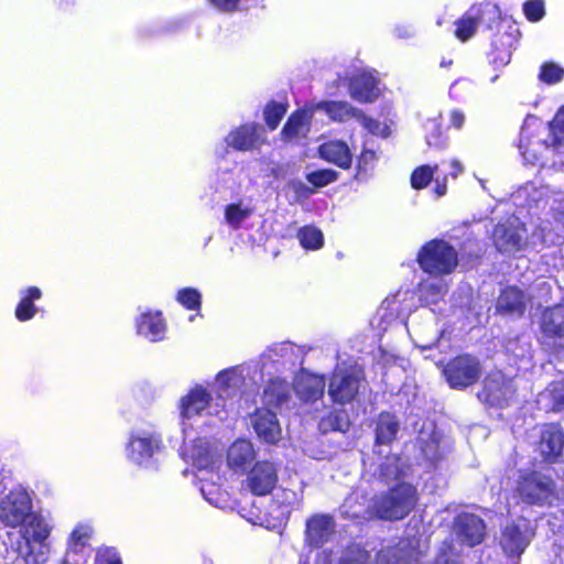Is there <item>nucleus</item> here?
<instances>
[{"label":"nucleus","mask_w":564,"mask_h":564,"mask_svg":"<svg viewBox=\"0 0 564 564\" xmlns=\"http://www.w3.org/2000/svg\"><path fill=\"white\" fill-rule=\"evenodd\" d=\"M318 156L339 169L349 170L352 164V154L348 144L343 140L323 142L318 149Z\"/></svg>","instance_id":"nucleus-21"},{"label":"nucleus","mask_w":564,"mask_h":564,"mask_svg":"<svg viewBox=\"0 0 564 564\" xmlns=\"http://www.w3.org/2000/svg\"><path fill=\"white\" fill-rule=\"evenodd\" d=\"M278 479L276 466L269 460H259L248 471L245 482L252 495L262 497L273 491Z\"/></svg>","instance_id":"nucleus-11"},{"label":"nucleus","mask_w":564,"mask_h":564,"mask_svg":"<svg viewBox=\"0 0 564 564\" xmlns=\"http://www.w3.org/2000/svg\"><path fill=\"white\" fill-rule=\"evenodd\" d=\"M249 215V209L241 208L240 204L237 203L227 205L225 209L226 221L235 229H238Z\"/></svg>","instance_id":"nucleus-41"},{"label":"nucleus","mask_w":564,"mask_h":564,"mask_svg":"<svg viewBox=\"0 0 564 564\" xmlns=\"http://www.w3.org/2000/svg\"><path fill=\"white\" fill-rule=\"evenodd\" d=\"M555 481L535 469L519 475L516 494L522 502L530 506H543L555 492Z\"/></svg>","instance_id":"nucleus-5"},{"label":"nucleus","mask_w":564,"mask_h":564,"mask_svg":"<svg viewBox=\"0 0 564 564\" xmlns=\"http://www.w3.org/2000/svg\"><path fill=\"white\" fill-rule=\"evenodd\" d=\"M536 451L546 464L561 460L564 451V429L560 422L544 423L541 426Z\"/></svg>","instance_id":"nucleus-8"},{"label":"nucleus","mask_w":564,"mask_h":564,"mask_svg":"<svg viewBox=\"0 0 564 564\" xmlns=\"http://www.w3.org/2000/svg\"><path fill=\"white\" fill-rule=\"evenodd\" d=\"M301 246L306 250H317L323 247V232L314 226H304L297 234Z\"/></svg>","instance_id":"nucleus-34"},{"label":"nucleus","mask_w":564,"mask_h":564,"mask_svg":"<svg viewBox=\"0 0 564 564\" xmlns=\"http://www.w3.org/2000/svg\"><path fill=\"white\" fill-rule=\"evenodd\" d=\"M355 119L370 133L376 134L379 131L380 122L367 116L362 110L358 109Z\"/></svg>","instance_id":"nucleus-47"},{"label":"nucleus","mask_w":564,"mask_h":564,"mask_svg":"<svg viewBox=\"0 0 564 564\" xmlns=\"http://www.w3.org/2000/svg\"><path fill=\"white\" fill-rule=\"evenodd\" d=\"M95 564H122V560L116 547L105 546L97 550Z\"/></svg>","instance_id":"nucleus-45"},{"label":"nucleus","mask_w":564,"mask_h":564,"mask_svg":"<svg viewBox=\"0 0 564 564\" xmlns=\"http://www.w3.org/2000/svg\"><path fill=\"white\" fill-rule=\"evenodd\" d=\"M378 155L375 150L364 148L357 156L356 162V177H367L369 172L375 169Z\"/></svg>","instance_id":"nucleus-37"},{"label":"nucleus","mask_w":564,"mask_h":564,"mask_svg":"<svg viewBox=\"0 0 564 564\" xmlns=\"http://www.w3.org/2000/svg\"><path fill=\"white\" fill-rule=\"evenodd\" d=\"M530 539L517 523L507 524L501 531L500 545L508 556H519L528 547Z\"/></svg>","instance_id":"nucleus-23"},{"label":"nucleus","mask_w":564,"mask_h":564,"mask_svg":"<svg viewBox=\"0 0 564 564\" xmlns=\"http://www.w3.org/2000/svg\"><path fill=\"white\" fill-rule=\"evenodd\" d=\"M225 142L235 151L247 152L260 149L267 143V139L259 123L245 122L230 130Z\"/></svg>","instance_id":"nucleus-9"},{"label":"nucleus","mask_w":564,"mask_h":564,"mask_svg":"<svg viewBox=\"0 0 564 564\" xmlns=\"http://www.w3.org/2000/svg\"><path fill=\"white\" fill-rule=\"evenodd\" d=\"M70 539L75 543V545H82L83 546V545H85V543H86V541L88 539V535H87V533L83 532L82 530L75 529L70 533Z\"/></svg>","instance_id":"nucleus-49"},{"label":"nucleus","mask_w":564,"mask_h":564,"mask_svg":"<svg viewBox=\"0 0 564 564\" xmlns=\"http://www.w3.org/2000/svg\"><path fill=\"white\" fill-rule=\"evenodd\" d=\"M419 499L414 485L400 481L375 497L370 510L376 519L389 522L400 521L416 508Z\"/></svg>","instance_id":"nucleus-1"},{"label":"nucleus","mask_w":564,"mask_h":564,"mask_svg":"<svg viewBox=\"0 0 564 564\" xmlns=\"http://www.w3.org/2000/svg\"><path fill=\"white\" fill-rule=\"evenodd\" d=\"M213 397L203 386L197 384L192 388L180 400V411L183 419H192L202 414L209 408Z\"/></svg>","instance_id":"nucleus-18"},{"label":"nucleus","mask_w":564,"mask_h":564,"mask_svg":"<svg viewBox=\"0 0 564 564\" xmlns=\"http://www.w3.org/2000/svg\"><path fill=\"white\" fill-rule=\"evenodd\" d=\"M437 169V165L431 166L429 164H422L415 167L410 176L411 187L417 191L426 188L433 181Z\"/></svg>","instance_id":"nucleus-35"},{"label":"nucleus","mask_w":564,"mask_h":564,"mask_svg":"<svg viewBox=\"0 0 564 564\" xmlns=\"http://www.w3.org/2000/svg\"><path fill=\"white\" fill-rule=\"evenodd\" d=\"M451 164H452V166L455 169V171L453 172V176H454V177H456L459 173H462V171H463V166H462V164H460L458 161H456V160H453V161L451 162Z\"/></svg>","instance_id":"nucleus-51"},{"label":"nucleus","mask_w":564,"mask_h":564,"mask_svg":"<svg viewBox=\"0 0 564 564\" xmlns=\"http://www.w3.org/2000/svg\"><path fill=\"white\" fill-rule=\"evenodd\" d=\"M523 14L529 22L535 23L541 21L545 15L544 1L527 0L523 3Z\"/></svg>","instance_id":"nucleus-43"},{"label":"nucleus","mask_w":564,"mask_h":564,"mask_svg":"<svg viewBox=\"0 0 564 564\" xmlns=\"http://www.w3.org/2000/svg\"><path fill=\"white\" fill-rule=\"evenodd\" d=\"M561 403H562V404H564V401H563V402H561Z\"/></svg>","instance_id":"nucleus-55"},{"label":"nucleus","mask_w":564,"mask_h":564,"mask_svg":"<svg viewBox=\"0 0 564 564\" xmlns=\"http://www.w3.org/2000/svg\"><path fill=\"white\" fill-rule=\"evenodd\" d=\"M564 78V68L554 62H545L540 67L539 79L547 85L560 83Z\"/></svg>","instance_id":"nucleus-40"},{"label":"nucleus","mask_w":564,"mask_h":564,"mask_svg":"<svg viewBox=\"0 0 564 564\" xmlns=\"http://www.w3.org/2000/svg\"><path fill=\"white\" fill-rule=\"evenodd\" d=\"M400 423L397 416L388 411L379 413L375 429V444L390 445L398 435Z\"/></svg>","instance_id":"nucleus-24"},{"label":"nucleus","mask_w":564,"mask_h":564,"mask_svg":"<svg viewBox=\"0 0 564 564\" xmlns=\"http://www.w3.org/2000/svg\"><path fill=\"white\" fill-rule=\"evenodd\" d=\"M487 58L494 68H501L510 63L511 51L509 46L498 45L497 42H492L487 53Z\"/></svg>","instance_id":"nucleus-38"},{"label":"nucleus","mask_w":564,"mask_h":564,"mask_svg":"<svg viewBox=\"0 0 564 564\" xmlns=\"http://www.w3.org/2000/svg\"><path fill=\"white\" fill-rule=\"evenodd\" d=\"M252 425L257 435L269 444H274L281 429L274 412L268 409H257L252 414Z\"/></svg>","instance_id":"nucleus-20"},{"label":"nucleus","mask_w":564,"mask_h":564,"mask_svg":"<svg viewBox=\"0 0 564 564\" xmlns=\"http://www.w3.org/2000/svg\"><path fill=\"white\" fill-rule=\"evenodd\" d=\"M479 15L471 14V10L465 12L455 22V36L462 42H466L476 33L477 25L479 23Z\"/></svg>","instance_id":"nucleus-33"},{"label":"nucleus","mask_w":564,"mask_h":564,"mask_svg":"<svg viewBox=\"0 0 564 564\" xmlns=\"http://www.w3.org/2000/svg\"><path fill=\"white\" fill-rule=\"evenodd\" d=\"M218 379H229V375H228V371L227 370H221L219 373H218Z\"/></svg>","instance_id":"nucleus-52"},{"label":"nucleus","mask_w":564,"mask_h":564,"mask_svg":"<svg viewBox=\"0 0 564 564\" xmlns=\"http://www.w3.org/2000/svg\"><path fill=\"white\" fill-rule=\"evenodd\" d=\"M456 533L460 542L473 547L484 541L486 525L480 517L473 513H464L456 520Z\"/></svg>","instance_id":"nucleus-14"},{"label":"nucleus","mask_w":564,"mask_h":564,"mask_svg":"<svg viewBox=\"0 0 564 564\" xmlns=\"http://www.w3.org/2000/svg\"><path fill=\"white\" fill-rule=\"evenodd\" d=\"M332 121L345 122L355 119L358 108L345 100H323L317 104Z\"/></svg>","instance_id":"nucleus-28"},{"label":"nucleus","mask_w":564,"mask_h":564,"mask_svg":"<svg viewBox=\"0 0 564 564\" xmlns=\"http://www.w3.org/2000/svg\"><path fill=\"white\" fill-rule=\"evenodd\" d=\"M492 242L499 252L511 253L522 249L523 237L518 226L499 223L492 229Z\"/></svg>","instance_id":"nucleus-17"},{"label":"nucleus","mask_w":564,"mask_h":564,"mask_svg":"<svg viewBox=\"0 0 564 564\" xmlns=\"http://www.w3.org/2000/svg\"><path fill=\"white\" fill-rule=\"evenodd\" d=\"M516 394L513 380L501 371H490L484 379L478 399L490 408L503 409L509 405Z\"/></svg>","instance_id":"nucleus-7"},{"label":"nucleus","mask_w":564,"mask_h":564,"mask_svg":"<svg viewBox=\"0 0 564 564\" xmlns=\"http://www.w3.org/2000/svg\"><path fill=\"white\" fill-rule=\"evenodd\" d=\"M339 173L332 169H319L310 172L306 175V180L315 188L327 186L338 180Z\"/></svg>","instance_id":"nucleus-39"},{"label":"nucleus","mask_w":564,"mask_h":564,"mask_svg":"<svg viewBox=\"0 0 564 564\" xmlns=\"http://www.w3.org/2000/svg\"><path fill=\"white\" fill-rule=\"evenodd\" d=\"M530 303V295L517 285L503 286L496 300L495 314L509 318H522Z\"/></svg>","instance_id":"nucleus-10"},{"label":"nucleus","mask_w":564,"mask_h":564,"mask_svg":"<svg viewBox=\"0 0 564 564\" xmlns=\"http://www.w3.org/2000/svg\"><path fill=\"white\" fill-rule=\"evenodd\" d=\"M61 564H68V562H67V560H65V558H64V560L61 562Z\"/></svg>","instance_id":"nucleus-54"},{"label":"nucleus","mask_w":564,"mask_h":564,"mask_svg":"<svg viewBox=\"0 0 564 564\" xmlns=\"http://www.w3.org/2000/svg\"><path fill=\"white\" fill-rule=\"evenodd\" d=\"M289 104L276 100H269L263 108V120L269 130H275L283 117L286 115Z\"/></svg>","instance_id":"nucleus-32"},{"label":"nucleus","mask_w":564,"mask_h":564,"mask_svg":"<svg viewBox=\"0 0 564 564\" xmlns=\"http://www.w3.org/2000/svg\"><path fill=\"white\" fill-rule=\"evenodd\" d=\"M29 530L21 531L17 552L25 564H44L48 560L50 545L46 542L51 527L40 513L31 512L26 521Z\"/></svg>","instance_id":"nucleus-2"},{"label":"nucleus","mask_w":564,"mask_h":564,"mask_svg":"<svg viewBox=\"0 0 564 564\" xmlns=\"http://www.w3.org/2000/svg\"><path fill=\"white\" fill-rule=\"evenodd\" d=\"M290 398V384L283 378H271L263 390V400L270 405L278 408Z\"/></svg>","instance_id":"nucleus-29"},{"label":"nucleus","mask_w":564,"mask_h":564,"mask_svg":"<svg viewBox=\"0 0 564 564\" xmlns=\"http://www.w3.org/2000/svg\"><path fill=\"white\" fill-rule=\"evenodd\" d=\"M539 329L545 339L560 340L564 338V303H556L541 311Z\"/></svg>","instance_id":"nucleus-13"},{"label":"nucleus","mask_w":564,"mask_h":564,"mask_svg":"<svg viewBox=\"0 0 564 564\" xmlns=\"http://www.w3.org/2000/svg\"><path fill=\"white\" fill-rule=\"evenodd\" d=\"M426 143L432 149H443L446 147V137L441 128V126L436 122H432L427 128V132L425 135Z\"/></svg>","instance_id":"nucleus-44"},{"label":"nucleus","mask_w":564,"mask_h":564,"mask_svg":"<svg viewBox=\"0 0 564 564\" xmlns=\"http://www.w3.org/2000/svg\"><path fill=\"white\" fill-rule=\"evenodd\" d=\"M32 499L21 486L11 489L0 500V523L17 529L26 523L32 512Z\"/></svg>","instance_id":"nucleus-6"},{"label":"nucleus","mask_w":564,"mask_h":564,"mask_svg":"<svg viewBox=\"0 0 564 564\" xmlns=\"http://www.w3.org/2000/svg\"><path fill=\"white\" fill-rule=\"evenodd\" d=\"M451 126L455 129H460L465 122V115L458 109H454L449 113Z\"/></svg>","instance_id":"nucleus-48"},{"label":"nucleus","mask_w":564,"mask_h":564,"mask_svg":"<svg viewBox=\"0 0 564 564\" xmlns=\"http://www.w3.org/2000/svg\"><path fill=\"white\" fill-rule=\"evenodd\" d=\"M349 95L361 104H371L380 96L379 80L371 74L360 73L352 76L348 84Z\"/></svg>","instance_id":"nucleus-16"},{"label":"nucleus","mask_w":564,"mask_h":564,"mask_svg":"<svg viewBox=\"0 0 564 564\" xmlns=\"http://www.w3.org/2000/svg\"><path fill=\"white\" fill-rule=\"evenodd\" d=\"M254 457L253 446L247 440L235 441L227 451V463L230 468H245Z\"/></svg>","instance_id":"nucleus-26"},{"label":"nucleus","mask_w":564,"mask_h":564,"mask_svg":"<svg viewBox=\"0 0 564 564\" xmlns=\"http://www.w3.org/2000/svg\"><path fill=\"white\" fill-rule=\"evenodd\" d=\"M312 121V112L299 108L294 110L286 119L282 130L281 137L285 142H291L300 138H305L310 132Z\"/></svg>","instance_id":"nucleus-22"},{"label":"nucleus","mask_w":564,"mask_h":564,"mask_svg":"<svg viewBox=\"0 0 564 564\" xmlns=\"http://www.w3.org/2000/svg\"><path fill=\"white\" fill-rule=\"evenodd\" d=\"M442 375L452 389L465 390L476 384L482 372L479 358L473 354H458L446 361H440Z\"/></svg>","instance_id":"nucleus-4"},{"label":"nucleus","mask_w":564,"mask_h":564,"mask_svg":"<svg viewBox=\"0 0 564 564\" xmlns=\"http://www.w3.org/2000/svg\"><path fill=\"white\" fill-rule=\"evenodd\" d=\"M294 391L301 401L315 402L324 395L325 377L323 375L302 372L294 383Z\"/></svg>","instance_id":"nucleus-19"},{"label":"nucleus","mask_w":564,"mask_h":564,"mask_svg":"<svg viewBox=\"0 0 564 564\" xmlns=\"http://www.w3.org/2000/svg\"><path fill=\"white\" fill-rule=\"evenodd\" d=\"M359 392V378L347 369L332 375L328 394L334 403L345 405L352 402Z\"/></svg>","instance_id":"nucleus-12"},{"label":"nucleus","mask_w":564,"mask_h":564,"mask_svg":"<svg viewBox=\"0 0 564 564\" xmlns=\"http://www.w3.org/2000/svg\"><path fill=\"white\" fill-rule=\"evenodd\" d=\"M350 421L343 410H332L318 422V430L322 434L332 432L346 433L349 430Z\"/></svg>","instance_id":"nucleus-30"},{"label":"nucleus","mask_w":564,"mask_h":564,"mask_svg":"<svg viewBox=\"0 0 564 564\" xmlns=\"http://www.w3.org/2000/svg\"><path fill=\"white\" fill-rule=\"evenodd\" d=\"M334 532V520L329 514H314L305 524V542L310 547L319 549Z\"/></svg>","instance_id":"nucleus-15"},{"label":"nucleus","mask_w":564,"mask_h":564,"mask_svg":"<svg viewBox=\"0 0 564 564\" xmlns=\"http://www.w3.org/2000/svg\"><path fill=\"white\" fill-rule=\"evenodd\" d=\"M451 64H452V61H448V62H444V61H443V62L441 63V66H448V65H451Z\"/></svg>","instance_id":"nucleus-53"},{"label":"nucleus","mask_w":564,"mask_h":564,"mask_svg":"<svg viewBox=\"0 0 564 564\" xmlns=\"http://www.w3.org/2000/svg\"><path fill=\"white\" fill-rule=\"evenodd\" d=\"M42 297V291L37 286H29L21 293V299L18 302L14 316L19 322H28L32 319L36 313L37 307L34 302Z\"/></svg>","instance_id":"nucleus-27"},{"label":"nucleus","mask_w":564,"mask_h":564,"mask_svg":"<svg viewBox=\"0 0 564 564\" xmlns=\"http://www.w3.org/2000/svg\"><path fill=\"white\" fill-rule=\"evenodd\" d=\"M138 333L151 340L156 341L163 338L166 323L162 312H147L140 315L137 323Z\"/></svg>","instance_id":"nucleus-25"},{"label":"nucleus","mask_w":564,"mask_h":564,"mask_svg":"<svg viewBox=\"0 0 564 564\" xmlns=\"http://www.w3.org/2000/svg\"><path fill=\"white\" fill-rule=\"evenodd\" d=\"M176 301L188 311H199L202 307V294L192 286H185L177 291Z\"/></svg>","instance_id":"nucleus-36"},{"label":"nucleus","mask_w":564,"mask_h":564,"mask_svg":"<svg viewBox=\"0 0 564 564\" xmlns=\"http://www.w3.org/2000/svg\"><path fill=\"white\" fill-rule=\"evenodd\" d=\"M153 449V442L150 437L131 436L127 445L128 456L138 464L151 458Z\"/></svg>","instance_id":"nucleus-31"},{"label":"nucleus","mask_w":564,"mask_h":564,"mask_svg":"<svg viewBox=\"0 0 564 564\" xmlns=\"http://www.w3.org/2000/svg\"><path fill=\"white\" fill-rule=\"evenodd\" d=\"M435 182H436V185L434 187L435 194L438 197L444 196L447 192L446 176L443 177L442 182H440L438 178H436Z\"/></svg>","instance_id":"nucleus-50"},{"label":"nucleus","mask_w":564,"mask_h":564,"mask_svg":"<svg viewBox=\"0 0 564 564\" xmlns=\"http://www.w3.org/2000/svg\"><path fill=\"white\" fill-rule=\"evenodd\" d=\"M416 262L423 272L442 276L452 273L456 269L458 254L449 242L443 239H432L421 247L416 256Z\"/></svg>","instance_id":"nucleus-3"},{"label":"nucleus","mask_w":564,"mask_h":564,"mask_svg":"<svg viewBox=\"0 0 564 564\" xmlns=\"http://www.w3.org/2000/svg\"><path fill=\"white\" fill-rule=\"evenodd\" d=\"M339 564H370V555L365 550H350L339 558Z\"/></svg>","instance_id":"nucleus-46"},{"label":"nucleus","mask_w":564,"mask_h":564,"mask_svg":"<svg viewBox=\"0 0 564 564\" xmlns=\"http://www.w3.org/2000/svg\"><path fill=\"white\" fill-rule=\"evenodd\" d=\"M552 134V144L554 147L564 145V107H562L550 122Z\"/></svg>","instance_id":"nucleus-42"}]
</instances>
